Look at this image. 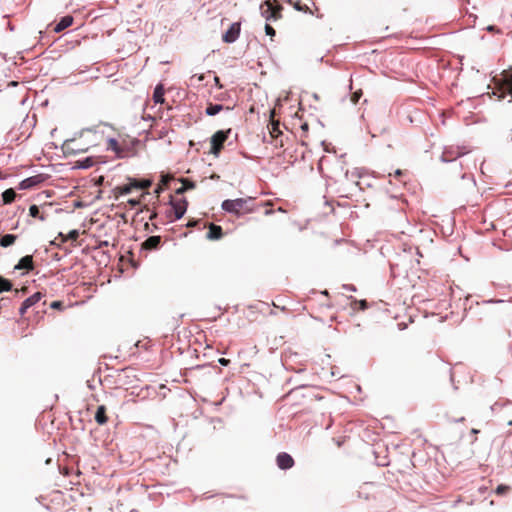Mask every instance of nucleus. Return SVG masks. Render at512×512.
Masks as SVG:
<instances>
[{
  "mask_svg": "<svg viewBox=\"0 0 512 512\" xmlns=\"http://www.w3.org/2000/svg\"><path fill=\"white\" fill-rule=\"evenodd\" d=\"M166 134H167V131H166V130H162V131H160V133H159V138H163Z\"/></svg>",
  "mask_w": 512,
  "mask_h": 512,
  "instance_id": "49",
  "label": "nucleus"
},
{
  "mask_svg": "<svg viewBox=\"0 0 512 512\" xmlns=\"http://www.w3.org/2000/svg\"><path fill=\"white\" fill-rule=\"evenodd\" d=\"M510 491V486L508 485H504V484H500L497 486L495 492L497 495H505L506 493H508Z\"/></svg>",
  "mask_w": 512,
  "mask_h": 512,
  "instance_id": "30",
  "label": "nucleus"
},
{
  "mask_svg": "<svg viewBox=\"0 0 512 512\" xmlns=\"http://www.w3.org/2000/svg\"><path fill=\"white\" fill-rule=\"evenodd\" d=\"M493 95H495L498 100H503L507 97H509L508 102H512V82H504L500 85H498L494 91Z\"/></svg>",
  "mask_w": 512,
  "mask_h": 512,
  "instance_id": "6",
  "label": "nucleus"
},
{
  "mask_svg": "<svg viewBox=\"0 0 512 512\" xmlns=\"http://www.w3.org/2000/svg\"><path fill=\"white\" fill-rule=\"evenodd\" d=\"M131 512H137V511H131Z\"/></svg>",
  "mask_w": 512,
  "mask_h": 512,
  "instance_id": "58",
  "label": "nucleus"
},
{
  "mask_svg": "<svg viewBox=\"0 0 512 512\" xmlns=\"http://www.w3.org/2000/svg\"><path fill=\"white\" fill-rule=\"evenodd\" d=\"M472 432H473V433H478V430L473 429V430H472Z\"/></svg>",
  "mask_w": 512,
  "mask_h": 512,
  "instance_id": "56",
  "label": "nucleus"
},
{
  "mask_svg": "<svg viewBox=\"0 0 512 512\" xmlns=\"http://www.w3.org/2000/svg\"><path fill=\"white\" fill-rule=\"evenodd\" d=\"M327 161V159L325 157H322L318 163V170L320 171V173L323 172V165L325 164V162Z\"/></svg>",
  "mask_w": 512,
  "mask_h": 512,
  "instance_id": "40",
  "label": "nucleus"
},
{
  "mask_svg": "<svg viewBox=\"0 0 512 512\" xmlns=\"http://www.w3.org/2000/svg\"><path fill=\"white\" fill-rule=\"evenodd\" d=\"M85 131L90 132V131H92V129H90V128H86V129L81 130V131L79 132V136L81 137Z\"/></svg>",
  "mask_w": 512,
  "mask_h": 512,
  "instance_id": "48",
  "label": "nucleus"
},
{
  "mask_svg": "<svg viewBox=\"0 0 512 512\" xmlns=\"http://www.w3.org/2000/svg\"><path fill=\"white\" fill-rule=\"evenodd\" d=\"M68 236H69V238H70L71 240H73V241H74V240H76V239L78 238V236H79V232H78V230H71V231L69 232Z\"/></svg>",
  "mask_w": 512,
  "mask_h": 512,
  "instance_id": "37",
  "label": "nucleus"
},
{
  "mask_svg": "<svg viewBox=\"0 0 512 512\" xmlns=\"http://www.w3.org/2000/svg\"><path fill=\"white\" fill-rule=\"evenodd\" d=\"M95 164L94 157L88 156L75 162L74 169H89Z\"/></svg>",
  "mask_w": 512,
  "mask_h": 512,
  "instance_id": "18",
  "label": "nucleus"
},
{
  "mask_svg": "<svg viewBox=\"0 0 512 512\" xmlns=\"http://www.w3.org/2000/svg\"><path fill=\"white\" fill-rule=\"evenodd\" d=\"M73 17L71 15H65L60 18L54 25L53 31L56 33H60L66 28L70 27L73 23Z\"/></svg>",
  "mask_w": 512,
  "mask_h": 512,
  "instance_id": "14",
  "label": "nucleus"
},
{
  "mask_svg": "<svg viewBox=\"0 0 512 512\" xmlns=\"http://www.w3.org/2000/svg\"><path fill=\"white\" fill-rule=\"evenodd\" d=\"M214 80H215V84H216V86H218L219 88H222V86H221V84H220V79H219V77L215 76Z\"/></svg>",
  "mask_w": 512,
  "mask_h": 512,
  "instance_id": "46",
  "label": "nucleus"
},
{
  "mask_svg": "<svg viewBox=\"0 0 512 512\" xmlns=\"http://www.w3.org/2000/svg\"><path fill=\"white\" fill-rule=\"evenodd\" d=\"M181 187L176 189V194L181 195L185 193L186 191L192 190L196 187V184L194 181L188 179V178H182L181 179Z\"/></svg>",
  "mask_w": 512,
  "mask_h": 512,
  "instance_id": "20",
  "label": "nucleus"
},
{
  "mask_svg": "<svg viewBox=\"0 0 512 512\" xmlns=\"http://www.w3.org/2000/svg\"><path fill=\"white\" fill-rule=\"evenodd\" d=\"M160 192H161V189H160V188H156V189H155V193H156V194H160Z\"/></svg>",
  "mask_w": 512,
  "mask_h": 512,
  "instance_id": "53",
  "label": "nucleus"
},
{
  "mask_svg": "<svg viewBox=\"0 0 512 512\" xmlns=\"http://www.w3.org/2000/svg\"><path fill=\"white\" fill-rule=\"evenodd\" d=\"M131 512H137V511H131Z\"/></svg>",
  "mask_w": 512,
  "mask_h": 512,
  "instance_id": "57",
  "label": "nucleus"
},
{
  "mask_svg": "<svg viewBox=\"0 0 512 512\" xmlns=\"http://www.w3.org/2000/svg\"><path fill=\"white\" fill-rule=\"evenodd\" d=\"M241 32V22L232 23L229 28L223 33L222 41L227 44H232L237 41Z\"/></svg>",
  "mask_w": 512,
  "mask_h": 512,
  "instance_id": "4",
  "label": "nucleus"
},
{
  "mask_svg": "<svg viewBox=\"0 0 512 512\" xmlns=\"http://www.w3.org/2000/svg\"><path fill=\"white\" fill-rule=\"evenodd\" d=\"M133 189H135L133 178L128 177V183L123 184L121 186H117L114 189V191H115V193H118L119 195H128L132 192Z\"/></svg>",
  "mask_w": 512,
  "mask_h": 512,
  "instance_id": "17",
  "label": "nucleus"
},
{
  "mask_svg": "<svg viewBox=\"0 0 512 512\" xmlns=\"http://www.w3.org/2000/svg\"><path fill=\"white\" fill-rule=\"evenodd\" d=\"M500 302H503V300L490 299V300H485L484 301V303H500Z\"/></svg>",
  "mask_w": 512,
  "mask_h": 512,
  "instance_id": "44",
  "label": "nucleus"
},
{
  "mask_svg": "<svg viewBox=\"0 0 512 512\" xmlns=\"http://www.w3.org/2000/svg\"><path fill=\"white\" fill-rule=\"evenodd\" d=\"M253 200V198L249 197L247 199L237 198V199H226L222 202L221 208L231 214L239 215L241 211L252 212L253 208L249 207L248 204Z\"/></svg>",
  "mask_w": 512,
  "mask_h": 512,
  "instance_id": "1",
  "label": "nucleus"
},
{
  "mask_svg": "<svg viewBox=\"0 0 512 512\" xmlns=\"http://www.w3.org/2000/svg\"><path fill=\"white\" fill-rule=\"evenodd\" d=\"M276 463L279 469L281 470H288L292 468L295 464L293 457L286 452H280L277 455Z\"/></svg>",
  "mask_w": 512,
  "mask_h": 512,
  "instance_id": "11",
  "label": "nucleus"
},
{
  "mask_svg": "<svg viewBox=\"0 0 512 512\" xmlns=\"http://www.w3.org/2000/svg\"><path fill=\"white\" fill-rule=\"evenodd\" d=\"M394 175H395L396 177H400V176H402V175H403V171H402V170H400V169H397V170H395Z\"/></svg>",
  "mask_w": 512,
  "mask_h": 512,
  "instance_id": "45",
  "label": "nucleus"
},
{
  "mask_svg": "<svg viewBox=\"0 0 512 512\" xmlns=\"http://www.w3.org/2000/svg\"><path fill=\"white\" fill-rule=\"evenodd\" d=\"M218 363L222 366H228L229 363H230V360L229 359H226V358H219L218 359Z\"/></svg>",
  "mask_w": 512,
  "mask_h": 512,
  "instance_id": "42",
  "label": "nucleus"
},
{
  "mask_svg": "<svg viewBox=\"0 0 512 512\" xmlns=\"http://www.w3.org/2000/svg\"><path fill=\"white\" fill-rule=\"evenodd\" d=\"M468 152L465 147L453 145L445 146L440 160L445 163L453 162L459 157L466 155Z\"/></svg>",
  "mask_w": 512,
  "mask_h": 512,
  "instance_id": "3",
  "label": "nucleus"
},
{
  "mask_svg": "<svg viewBox=\"0 0 512 512\" xmlns=\"http://www.w3.org/2000/svg\"><path fill=\"white\" fill-rule=\"evenodd\" d=\"M50 307L52 309H56V310H62L64 308V304L62 301H53L51 304H50Z\"/></svg>",
  "mask_w": 512,
  "mask_h": 512,
  "instance_id": "34",
  "label": "nucleus"
},
{
  "mask_svg": "<svg viewBox=\"0 0 512 512\" xmlns=\"http://www.w3.org/2000/svg\"><path fill=\"white\" fill-rule=\"evenodd\" d=\"M161 245V237L160 236H150L142 243L143 250H157Z\"/></svg>",
  "mask_w": 512,
  "mask_h": 512,
  "instance_id": "15",
  "label": "nucleus"
},
{
  "mask_svg": "<svg viewBox=\"0 0 512 512\" xmlns=\"http://www.w3.org/2000/svg\"><path fill=\"white\" fill-rule=\"evenodd\" d=\"M264 29L267 36L272 38L276 35L275 29L270 24H266Z\"/></svg>",
  "mask_w": 512,
  "mask_h": 512,
  "instance_id": "33",
  "label": "nucleus"
},
{
  "mask_svg": "<svg viewBox=\"0 0 512 512\" xmlns=\"http://www.w3.org/2000/svg\"><path fill=\"white\" fill-rule=\"evenodd\" d=\"M17 239V235L14 234H4L0 237V246L3 248H7L15 243Z\"/></svg>",
  "mask_w": 512,
  "mask_h": 512,
  "instance_id": "22",
  "label": "nucleus"
},
{
  "mask_svg": "<svg viewBox=\"0 0 512 512\" xmlns=\"http://www.w3.org/2000/svg\"><path fill=\"white\" fill-rule=\"evenodd\" d=\"M487 30H488V31H490V32H492V31H496V30H498V29H497V27H496V26L490 25V26H488V27H487Z\"/></svg>",
  "mask_w": 512,
  "mask_h": 512,
  "instance_id": "47",
  "label": "nucleus"
},
{
  "mask_svg": "<svg viewBox=\"0 0 512 512\" xmlns=\"http://www.w3.org/2000/svg\"><path fill=\"white\" fill-rule=\"evenodd\" d=\"M43 296L44 295L41 292L37 291L28 298H26L19 307V315L24 316L27 310L34 306L35 304H37L42 299Z\"/></svg>",
  "mask_w": 512,
  "mask_h": 512,
  "instance_id": "10",
  "label": "nucleus"
},
{
  "mask_svg": "<svg viewBox=\"0 0 512 512\" xmlns=\"http://www.w3.org/2000/svg\"><path fill=\"white\" fill-rule=\"evenodd\" d=\"M9 302H10V299L8 297H2L0 299V307H4V306L8 305Z\"/></svg>",
  "mask_w": 512,
  "mask_h": 512,
  "instance_id": "41",
  "label": "nucleus"
},
{
  "mask_svg": "<svg viewBox=\"0 0 512 512\" xmlns=\"http://www.w3.org/2000/svg\"><path fill=\"white\" fill-rule=\"evenodd\" d=\"M362 95H363L362 90H357V91L353 92L351 95V101L354 104H357L359 102L360 98L362 97Z\"/></svg>",
  "mask_w": 512,
  "mask_h": 512,
  "instance_id": "32",
  "label": "nucleus"
},
{
  "mask_svg": "<svg viewBox=\"0 0 512 512\" xmlns=\"http://www.w3.org/2000/svg\"><path fill=\"white\" fill-rule=\"evenodd\" d=\"M261 16L266 19V21H277L282 18V14L275 13L273 11L272 3L269 1H265L260 5Z\"/></svg>",
  "mask_w": 512,
  "mask_h": 512,
  "instance_id": "8",
  "label": "nucleus"
},
{
  "mask_svg": "<svg viewBox=\"0 0 512 512\" xmlns=\"http://www.w3.org/2000/svg\"><path fill=\"white\" fill-rule=\"evenodd\" d=\"M273 11L277 14H281L283 6L280 3H272Z\"/></svg>",
  "mask_w": 512,
  "mask_h": 512,
  "instance_id": "36",
  "label": "nucleus"
},
{
  "mask_svg": "<svg viewBox=\"0 0 512 512\" xmlns=\"http://www.w3.org/2000/svg\"><path fill=\"white\" fill-rule=\"evenodd\" d=\"M16 191L12 188L6 189L2 193V200L4 204H10L16 199Z\"/></svg>",
  "mask_w": 512,
  "mask_h": 512,
  "instance_id": "24",
  "label": "nucleus"
},
{
  "mask_svg": "<svg viewBox=\"0 0 512 512\" xmlns=\"http://www.w3.org/2000/svg\"><path fill=\"white\" fill-rule=\"evenodd\" d=\"M343 288L345 290H348V291H356V288L354 285H351V284H346V285H343Z\"/></svg>",
  "mask_w": 512,
  "mask_h": 512,
  "instance_id": "43",
  "label": "nucleus"
},
{
  "mask_svg": "<svg viewBox=\"0 0 512 512\" xmlns=\"http://www.w3.org/2000/svg\"><path fill=\"white\" fill-rule=\"evenodd\" d=\"M231 133V129H227V130H218L217 132H215L212 137H211V149H210V153L213 154L214 156L218 157L223 146H224V143L225 141L228 139L229 135Z\"/></svg>",
  "mask_w": 512,
  "mask_h": 512,
  "instance_id": "2",
  "label": "nucleus"
},
{
  "mask_svg": "<svg viewBox=\"0 0 512 512\" xmlns=\"http://www.w3.org/2000/svg\"><path fill=\"white\" fill-rule=\"evenodd\" d=\"M94 418L99 425L107 423L108 417L106 415V407L104 405L98 406Z\"/></svg>",
  "mask_w": 512,
  "mask_h": 512,
  "instance_id": "21",
  "label": "nucleus"
},
{
  "mask_svg": "<svg viewBox=\"0 0 512 512\" xmlns=\"http://www.w3.org/2000/svg\"><path fill=\"white\" fill-rule=\"evenodd\" d=\"M165 89L162 84H157L153 92V101L156 104H162L165 102Z\"/></svg>",
  "mask_w": 512,
  "mask_h": 512,
  "instance_id": "19",
  "label": "nucleus"
},
{
  "mask_svg": "<svg viewBox=\"0 0 512 512\" xmlns=\"http://www.w3.org/2000/svg\"><path fill=\"white\" fill-rule=\"evenodd\" d=\"M140 203H141V201H140L139 199H134V198H132V199H129V200H128V204H129V206H130L131 208H136V207H138V206L140 205Z\"/></svg>",
  "mask_w": 512,
  "mask_h": 512,
  "instance_id": "35",
  "label": "nucleus"
},
{
  "mask_svg": "<svg viewBox=\"0 0 512 512\" xmlns=\"http://www.w3.org/2000/svg\"><path fill=\"white\" fill-rule=\"evenodd\" d=\"M283 365L285 366L286 369H290L288 359H285V361L283 362Z\"/></svg>",
  "mask_w": 512,
  "mask_h": 512,
  "instance_id": "50",
  "label": "nucleus"
},
{
  "mask_svg": "<svg viewBox=\"0 0 512 512\" xmlns=\"http://www.w3.org/2000/svg\"><path fill=\"white\" fill-rule=\"evenodd\" d=\"M44 180H45V178H44L43 174H38V175H34L31 177L25 178L19 183L18 189L19 190L32 189V188L40 185Z\"/></svg>",
  "mask_w": 512,
  "mask_h": 512,
  "instance_id": "9",
  "label": "nucleus"
},
{
  "mask_svg": "<svg viewBox=\"0 0 512 512\" xmlns=\"http://www.w3.org/2000/svg\"><path fill=\"white\" fill-rule=\"evenodd\" d=\"M224 108V106L222 104H218V103H209L205 109V113L208 115V116H215L217 115L220 111H222Z\"/></svg>",
  "mask_w": 512,
  "mask_h": 512,
  "instance_id": "23",
  "label": "nucleus"
},
{
  "mask_svg": "<svg viewBox=\"0 0 512 512\" xmlns=\"http://www.w3.org/2000/svg\"><path fill=\"white\" fill-rule=\"evenodd\" d=\"M34 269V262L32 255H26L20 258L18 263L14 266V271L16 270H24L26 272L32 271Z\"/></svg>",
  "mask_w": 512,
  "mask_h": 512,
  "instance_id": "12",
  "label": "nucleus"
},
{
  "mask_svg": "<svg viewBox=\"0 0 512 512\" xmlns=\"http://www.w3.org/2000/svg\"><path fill=\"white\" fill-rule=\"evenodd\" d=\"M287 3L292 4L297 11H307L308 10V7L306 5L302 6L300 2L294 3L292 0H287Z\"/></svg>",
  "mask_w": 512,
  "mask_h": 512,
  "instance_id": "31",
  "label": "nucleus"
},
{
  "mask_svg": "<svg viewBox=\"0 0 512 512\" xmlns=\"http://www.w3.org/2000/svg\"><path fill=\"white\" fill-rule=\"evenodd\" d=\"M304 371H305V368H302V367L296 370L297 373H302Z\"/></svg>",
  "mask_w": 512,
  "mask_h": 512,
  "instance_id": "52",
  "label": "nucleus"
},
{
  "mask_svg": "<svg viewBox=\"0 0 512 512\" xmlns=\"http://www.w3.org/2000/svg\"><path fill=\"white\" fill-rule=\"evenodd\" d=\"M12 287V282L0 275V293L11 291Z\"/></svg>",
  "mask_w": 512,
  "mask_h": 512,
  "instance_id": "28",
  "label": "nucleus"
},
{
  "mask_svg": "<svg viewBox=\"0 0 512 512\" xmlns=\"http://www.w3.org/2000/svg\"><path fill=\"white\" fill-rule=\"evenodd\" d=\"M29 215L33 218H38L41 221L45 220V217L40 212V208L36 204L29 207Z\"/></svg>",
  "mask_w": 512,
  "mask_h": 512,
  "instance_id": "29",
  "label": "nucleus"
},
{
  "mask_svg": "<svg viewBox=\"0 0 512 512\" xmlns=\"http://www.w3.org/2000/svg\"><path fill=\"white\" fill-rule=\"evenodd\" d=\"M357 304H359V308L361 310H365L367 309L368 305H367V301L366 300H360V301H355Z\"/></svg>",
  "mask_w": 512,
  "mask_h": 512,
  "instance_id": "39",
  "label": "nucleus"
},
{
  "mask_svg": "<svg viewBox=\"0 0 512 512\" xmlns=\"http://www.w3.org/2000/svg\"><path fill=\"white\" fill-rule=\"evenodd\" d=\"M223 236V229L219 225L210 224L206 238L209 240H219Z\"/></svg>",
  "mask_w": 512,
  "mask_h": 512,
  "instance_id": "16",
  "label": "nucleus"
},
{
  "mask_svg": "<svg viewBox=\"0 0 512 512\" xmlns=\"http://www.w3.org/2000/svg\"><path fill=\"white\" fill-rule=\"evenodd\" d=\"M170 205L174 214V220H179L186 213L188 202L185 198H182L180 200H171Z\"/></svg>",
  "mask_w": 512,
  "mask_h": 512,
  "instance_id": "7",
  "label": "nucleus"
},
{
  "mask_svg": "<svg viewBox=\"0 0 512 512\" xmlns=\"http://www.w3.org/2000/svg\"><path fill=\"white\" fill-rule=\"evenodd\" d=\"M21 292L25 293V290H18V289H16L15 290V295L18 296Z\"/></svg>",
  "mask_w": 512,
  "mask_h": 512,
  "instance_id": "51",
  "label": "nucleus"
},
{
  "mask_svg": "<svg viewBox=\"0 0 512 512\" xmlns=\"http://www.w3.org/2000/svg\"><path fill=\"white\" fill-rule=\"evenodd\" d=\"M508 425H509V426H512V420H510V421L508 422Z\"/></svg>",
  "mask_w": 512,
  "mask_h": 512,
  "instance_id": "55",
  "label": "nucleus"
},
{
  "mask_svg": "<svg viewBox=\"0 0 512 512\" xmlns=\"http://www.w3.org/2000/svg\"><path fill=\"white\" fill-rule=\"evenodd\" d=\"M107 149L115 152L118 158H124L128 155V152L121 147V145L115 138L108 139Z\"/></svg>",
  "mask_w": 512,
  "mask_h": 512,
  "instance_id": "13",
  "label": "nucleus"
},
{
  "mask_svg": "<svg viewBox=\"0 0 512 512\" xmlns=\"http://www.w3.org/2000/svg\"><path fill=\"white\" fill-rule=\"evenodd\" d=\"M344 176L347 180H354L363 177V169L355 168L352 171L346 170Z\"/></svg>",
  "mask_w": 512,
  "mask_h": 512,
  "instance_id": "25",
  "label": "nucleus"
},
{
  "mask_svg": "<svg viewBox=\"0 0 512 512\" xmlns=\"http://www.w3.org/2000/svg\"><path fill=\"white\" fill-rule=\"evenodd\" d=\"M511 404H512V402L510 400H508V399H500V400L496 401L491 406V410H492V412H498L501 409H503L505 406L511 405Z\"/></svg>",
  "mask_w": 512,
  "mask_h": 512,
  "instance_id": "27",
  "label": "nucleus"
},
{
  "mask_svg": "<svg viewBox=\"0 0 512 512\" xmlns=\"http://www.w3.org/2000/svg\"><path fill=\"white\" fill-rule=\"evenodd\" d=\"M76 138L65 140L62 145V150L65 155H77L88 151V147H80L75 145Z\"/></svg>",
  "mask_w": 512,
  "mask_h": 512,
  "instance_id": "5",
  "label": "nucleus"
},
{
  "mask_svg": "<svg viewBox=\"0 0 512 512\" xmlns=\"http://www.w3.org/2000/svg\"><path fill=\"white\" fill-rule=\"evenodd\" d=\"M133 181H134L135 189H147L153 183L151 179H147V178H143V179L133 178Z\"/></svg>",
  "mask_w": 512,
  "mask_h": 512,
  "instance_id": "26",
  "label": "nucleus"
},
{
  "mask_svg": "<svg viewBox=\"0 0 512 512\" xmlns=\"http://www.w3.org/2000/svg\"><path fill=\"white\" fill-rule=\"evenodd\" d=\"M11 85L16 86L17 83L13 81V82H11Z\"/></svg>",
  "mask_w": 512,
  "mask_h": 512,
  "instance_id": "54",
  "label": "nucleus"
},
{
  "mask_svg": "<svg viewBox=\"0 0 512 512\" xmlns=\"http://www.w3.org/2000/svg\"><path fill=\"white\" fill-rule=\"evenodd\" d=\"M205 78V75L204 74H195L191 77V80L194 81V80H197L198 82H202Z\"/></svg>",
  "mask_w": 512,
  "mask_h": 512,
  "instance_id": "38",
  "label": "nucleus"
}]
</instances>
